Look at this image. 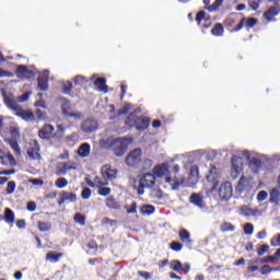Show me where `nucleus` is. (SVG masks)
<instances>
[{
  "label": "nucleus",
  "mask_w": 280,
  "mask_h": 280,
  "mask_svg": "<svg viewBox=\"0 0 280 280\" xmlns=\"http://www.w3.org/2000/svg\"><path fill=\"white\" fill-rule=\"evenodd\" d=\"M2 96L5 106L11 110H15L16 117H21L23 121H31L32 124L36 121V115H34V112L32 109H23L16 100H14V95L8 94L4 91L2 92Z\"/></svg>",
  "instance_id": "nucleus-1"
},
{
  "label": "nucleus",
  "mask_w": 280,
  "mask_h": 280,
  "mask_svg": "<svg viewBox=\"0 0 280 280\" xmlns=\"http://www.w3.org/2000/svg\"><path fill=\"white\" fill-rule=\"evenodd\" d=\"M171 166L168 163H161L153 167V175L155 178H165V183L171 186V189H178L180 187V182L177 177L172 178L170 176Z\"/></svg>",
  "instance_id": "nucleus-2"
},
{
  "label": "nucleus",
  "mask_w": 280,
  "mask_h": 280,
  "mask_svg": "<svg viewBox=\"0 0 280 280\" xmlns=\"http://www.w3.org/2000/svg\"><path fill=\"white\" fill-rule=\"evenodd\" d=\"M125 126L129 130H131V128H136L137 130H148L150 118L145 116H137L136 113H130L125 120Z\"/></svg>",
  "instance_id": "nucleus-3"
},
{
  "label": "nucleus",
  "mask_w": 280,
  "mask_h": 280,
  "mask_svg": "<svg viewBox=\"0 0 280 280\" xmlns=\"http://www.w3.org/2000/svg\"><path fill=\"white\" fill-rule=\"evenodd\" d=\"M156 184V177L154 173H145L140 177L137 189L138 196H143L145 194V189H152V186Z\"/></svg>",
  "instance_id": "nucleus-4"
},
{
  "label": "nucleus",
  "mask_w": 280,
  "mask_h": 280,
  "mask_svg": "<svg viewBox=\"0 0 280 280\" xmlns=\"http://www.w3.org/2000/svg\"><path fill=\"white\" fill-rule=\"evenodd\" d=\"M142 159H143V151L141 149H133L126 156L125 163L129 167H139Z\"/></svg>",
  "instance_id": "nucleus-5"
},
{
  "label": "nucleus",
  "mask_w": 280,
  "mask_h": 280,
  "mask_svg": "<svg viewBox=\"0 0 280 280\" xmlns=\"http://www.w3.org/2000/svg\"><path fill=\"white\" fill-rule=\"evenodd\" d=\"M259 23V20L257 18H242L240 23L236 24L234 28L231 30V33L240 32L241 30H246V32H250L253 27H255Z\"/></svg>",
  "instance_id": "nucleus-6"
},
{
  "label": "nucleus",
  "mask_w": 280,
  "mask_h": 280,
  "mask_svg": "<svg viewBox=\"0 0 280 280\" xmlns=\"http://www.w3.org/2000/svg\"><path fill=\"white\" fill-rule=\"evenodd\" d=\"M233 197V185L231 182H224L219 187V198L221 202H229Z\"/></svg>",
  "instance_id": "nucleus-7"
},
{
  "label": "nucleus",
  "mask_w": 280,
  "mask_h": 280,
  "mask_svg": "<svg viewBox=\"0 0 280 280\" xmlns=\"http://www.w3.org/2000/svg\"><path fill=\"white\" fill-rule=\"evenodd\" d=\"M109 148L115 156H124L126 154V150H128V144L121 139H115L109 143Z\"/></svg>",
  "instance_id": "nucleus-8"
},
{
  "label": "nucleus",
  "mask_w": 280,
  "mask_h": 280,
  "mask_svg": "<svg viewBox=\"0 0 280 280\" xmlns=\"http://www.w3.org/2000/svg\"><path fill=\"white\" fill-rule=\"evenodd\" d=\"M55 130L54 125L46 124L39 129L38 137L43 139V141H51V139H56L57 137Z\"/></svg>",
  "instance_id": "nucleus-9"
},
{
  "label": "nucleus",
  "mask_w": 280,
  "mask_h": 280,
  "mask_svg": "<svg viewBox=\"0 0 280 280\" xmlns=\"http://www.w3.org/2000/svg\"><path fill=\"white\" fill-rule=\"evenodd\" d=\"M71 170H78L75 162H59L56 166V174L57 176H67Z\"/></svg>",
  "instance_id": "nucleus-10"
},
{
  "label": "nucleus",
  "mask_w": 280,
  "mask_h": 280,
  "mask_svg": "<svg viewBox=\"0 0 280 280\" xmlns=\"http://www.w3.org/2000/svg\"><path fill=\"white\" fill-rule=\"evenodd\" d=\"M195 21L199 27H202V30H209L211 25H213V22L211 21V18L207 16L206 11H199L196 14Z\"/></svg>",
  "instance_id": "nucleus-11"
},
{
  "label": "nucleus",
  "mask_w": 280,
  "mask_h": 280,
  "mask_svg": "<svg viewBox=\"0 0 280 280\" xmlns=\"http://www.w3.org/2000/svg\"><path fill=\"white\" fill-rule=\"evenodd\" d=\"M38 91H49V71L44 70L37 78Z\"/></svg>",
  "instance_id": "nucleus-12"
},
{
  "label": "nucleus",
  "mask_w": 280,
  "mask_h": 280,
  "mask_svg": "<svg viewBox=\"0 0 280 280\" xmlns=\"http://www.w3.org/2000/svg\"><path fill=\"white\" fill-rule=\"evenodd\" d=\"M27 155L33 161H40V144H38L37 140H34L27 149Z\"/></svg>",
  "instance_id": "nucleus-13"
},
{
  "label": "nucleus",
  "mask_w": 280,
  "mask_h": 280,
  "mask_svg": "<svg viewBox=\"0 0 280 280\" xmlns=\"http://www.w3.org/2000/svg\"><path fill=\"white\" fill-rule=\"evenodd\" d=\"M218 168L213 165L210 166L209 170V175H207V180L208 183H212V187L210 189V191H215V189H218V185H219V180H218Z\"/></svg>",
  "instance_id": "nucleus-14"
},
{
  "label": "nucleus",
  "mask_w": 280,
  "mask_h": 280,
  "mask_svg": "<svg viewBox=\"0 0 280 280\" xmlns=\"http://www.w3.org/2000/svg\"><path fill=\"white\" fill-rule=\"evenodd\" d=\"M15 73L18 78L21 80H30V78H34V71L27 69V66L25 65H20L16 67Z\"/></svg>",
  "instance_id": "nucleus-15"
},
{
  "label": "nucleus",
  "mask_w": 280,
  "mask_h": 280,
  "mask_svg": "<svg viewBox=\"0 0 280 280\" xmlns=\"http://www.w3.org/2000/svg\"><path fill=\"white\" fill-rule=\"evenodd\" d=\"M61 110L67 117H80V114L71 113V102L65 97H60Z\"/></svg>",
  "instance_id": "nucleus-16"
},
{
  "label": "nucleus",
  "mask_w": 280,
  "mask_h": 280,
  "mask_svg": "<svg viewBox=\"0 0 280 280\" xmlns=\"http://www.w3.org/2000/svg\"><path fill=\"white\" fill-rule=\"evenodd\" d=\"M86 185H89V187L98 189L100 187H107L108 179L105 176H95L94 180L88 179Z\"/></svg>",
  "instance_id": "nucleus-17"
},
{
  "label": "nucleus",
  "mask_w": 280,
  "mask_h": 280,
  "mask_svg": "<svg viewBox=\"0 0 280 280\" xmlns=\"http://www.w3.org/2000/svg\"><path fill=\"white\" fill-rule=\"evenodd\" d=\"M279 14H280V4L277 3L264 12V19H266V21L268 22L275 21V16H279Z\"/></svg>",
  "instance_id": "nucleus-18"
},
{
  "label": "nucleus",
  "mask_w": 280,
  "mask_h": 280,
  "mask_svg": "<svg viewBox=\"0 0 280 280\" xmlns=\"http://www.w3.org/2000/svg\"><path fill=\"white\" fill-rule=\"evenodd\" d=\"M101 174L107 179V183L108 180H115V178H117V170H113L110 165H104L101 170Z\"/></svg>",
  "instance_id": "nucleus-19"
},
{
  "label": "nucleus",
  "mask_w": 280,
  "mask_h": 280,
  "mask_svg": "<svg viewBox=\"0 0 280 280\" xmlns=\"http://www.w3.org/2000/svg\"><path fill=\"white\" fill-rule=\"evenodd\" d=\"M78 200V195L75 192L61 191L60 199L58 201L59 207L65 205V202H75Z\"/></svg>",
  "instance_id": "nucleus-20"
},
{
  "label": "nucleus",
  "mask_w": 280,
  "mask_h": 280,
  "mask_svg": "<svg viewBox=\"0 0 280 280\" xmlns=\"http://www.w3.org/2000/svg\"><path fill=\"white\" fill-rule=\"evenodd\" d=\"M97 128V121H95L94 119H86L83 121L82 126H81V130L83 132H95V129Z\"/></svg>",
  "instance_id": "nucleus-21"
},
{
  "label": "nucleus",
  "mask_w": 280,
  "mask_h": 280,
  "mask_svg": "<svg viewBox=\"0 0 280 280\" xmlns=\"http://www.w3.org/2000/svg\"><path fill=\"white\" fill-rule=\"evenodd\" d=\"M78 156H80V159H86V156L91 155V144H89L88 142L82 143L77 151Z\"/></svg>",
  "instance_id": "nucleus-22"
},
{
  "label": "nucleus",
  "mask_w": 280,
  "mask_h": 280,
  "mask_svg": "<svg viewBox=\"0 0 280 280\" xmlns=\"http://www.w3.org/2000/svg\"><path fill=\"white\" fill-rule=\"evenodd\" d=\"M189 202L195 205V207H199V209H205V199L200 194H192L189 198Z\"/></svg>",
  "instance_id": "nucleus-23"
},
{
  "label": "nucleus",
  "mask_w": 280,
  "mask_h": 280,
  "mask_svg": "<svg viewBox=\"0 0 280 280\" xmlns=\"http://www.w3.org/2000/svg\"><path fill=\"white\" fill-rule=\"evenodd\" d=\"M178 237L180 240L182 244H191V233H189V231H187V229H179L178 232Z\"/></svg>",
  "instance_id": "nucleus-24"
},
{
  "label": "nucleus",
  "mask_w": 280,
  "mask_h": 280,
  "mask_svg": "<svg viewBox=\"0 0 280 280\" xmlns=\"http://www.w3.org/2000/svg\"><path fill=\"white\" fill-rule=\"evenodd\" d=\"M202 2L205 3V10H208V12H215V10H218L220 8V5H222V3H224V0H215L211 5V0H202Z\"/></svg>",
  "instance_id": "nucleus-25"
},
{
  "label": "nucleus",
  "mask_w": 280,
  "mask_h": 280,
  "mask_svg": "<svg viewBox=\"0 0 280 280\" xmlns=\"http://www.w3.org/2000/svg\"><path fill=\"white\" fill-rule=\"evenodd\" d=\"M94 86H96L97 91H100L101 93H108V85H106L105 78H97L94 81Z\"/></svg>",
  "instance_id": "nucleus-26"
},
{
  "label": "nucleus",
  "mask_w": 280,
  "mask_h": 280,
  "mask_svg": "<svg viewBox=\"0 0 280 280\" xmlns=\"http://www.w3.org/2000/svg\"><path fill=\"white\" fill-rule=\"evenodd\" d=\"M5 143H8L11 148V150H13V153L16 156H21V147L19 145V140L16 139H7Z\"/></svg>",
  "instance_id": "nucleus-27"
},
{
  "label": "nucleus",
  "mask_w": 280,
  "mask_h": 280,
  "mask_svg": "<svg viewBox=\"0 0 280 280\" xmlns=\"http://www.w3.org/2000/svg\"><path fill=\"white\" fill-rule=\"evenodd\" d=\"M93 77L92 78H86L82 74L75 75L73 79L74 82V86H84L85 84H89V82H92Z\"/></svg>",
  "instance_id": "nucleus-28"
},
{
  "label": "nucleus",
  "mask_w": 280,
  "mask_h": 280,
  "mask_svg": "<svg viewBox=\"0 0 280 280\" xmlns=\"http://www.w3.org/2000/svg\"><path fill=\"white\" fill-rule=\"evenodd\" d=\"M60 257H65V253L48 252L46 254V259L51 261V264H58V261H60Z\"/></svg>",
  "instance_id": "nucleus-29"
},
{
  "label": "nucleus",
  "mask_w": 280,
  "mask_h": 280,
  "mask_svg": "<svg viewBox=\"0 0 280 280\" xmlns=\"http://www.w3.org/2000/svg\"><path fill=\"white\" fill-rule=\"evenodd\" d=\"M275 261H280V248L276 250L275 255L261 259V264H275Z\"/></svg>",
  "instance_id": "nucleus-30"
},
{
  "label": "nucleus",
  "mask_w": 280,
  "mask_h": 280,
  "mask_svg": "<svg viewBox=\"0 0 280 280\" xmlns=\"http://www.w3.org/2000/svg\"><path fill=\"white\" fill-rule=\"evenodd\" d=\"M212 36H224V26L221 23H215L211 30Z\"/></svg>",
  "instance_id": "nucleus-31"
},
{
  "label": "nucleus",
  "mask_w": 280,
  "mask_h": 280,
  "mask_svg": "<svg viewBox=\"0 0 280 280\" xmlns=\"http://www.w3.org/2000/svg\"><path fill=\"white\" fill-rule=\"evenodd\" d=\"M247 187H248V178L246 176H241L236 187L237 191L242 194L243 191H246Z\"/></svg>",
  "instance_id": "nucleus-32"
},
{
  "label": "nucleus",
  "mask_w": 280,
  "mask_h": 280,
  "mask_svg": "<svg viewBox=\"0 0 280 280\" xmlns=\"http://www.w3.org/2000/svg\"><path fill=\"white\" fill-rule=\"evenodd\" d=\"M237 23V20L233 16H228L224 22H223V25L226 27V30H230V32L232 30H235V27L237 25H235Z\"/></svg>",
  "instance_id": "nucleus-33"
},
{
  "label": "nucleus",
  "mask_w": 280,
  "mask_h": 280,
  "mask_svg": "<svg viewBox=\"0 0 280 280\" xmlns=\"http://www.w3.org/2000/svg\"><path fill=\"white\" fill-rule=\"evenodd\" d=\"M106 207H108V209H121V206L119 205V202L117 201V199H115V197H108L105 200Z\"/></svg>",
  "instance_id": "nucleus-34"
},
{
  "label": "nucleus",
  "mask_w": 280,
  "mask_h": 280,
  "mask_svg": "<svg viewBox=\"0 0 280 280\" xmlns=\"http://www.w3.org/2000/svg\"><path fill=\"white\" fill-rule=\"evenodd\" d=\"M4 222L7 224H14V211L10 208H5L4 210Z\"/></svg>",
  "instance_id": "nucleus-35"
},
{
  "label": "nucleus",
  "mask_w": 280,
  "mask_h": 280,
  "mask_svg": "<svg viewBox=\"0 0 280 280\" xmlns=\"http://www.w3.org/2000/svg\"><path fill=\"white\" fill-rule=\"evenodd\" d=\"M155 211L156 208L152 205H144L140 208V213H142V215H152Z\"/></svg>",
  "instance_id": "nucleus-36"
},
{
  "label": "nucleus",
  "mask_w": 280,
  "mask_h": 280,
  "mask_svg": "<svg viewBox=\"0 0 280 280\" xmlns=\"http://www.w3.org/2000/svg\"><path fill=\"white\" fill-rule=\"evenodd\" d=\"M37 229L42 233H47V231H49L51 229V222L38 221L37 222Z\"/></svg>",
  "instance_id": "nucleus-37"
},
{
  "label": "nucleus",
  "mask_w": 280,
  "mask_h": 280,
  "mask_svg": "<svg viewBox=\"0 0 280 280\" xmlns=\"http://www.w3.org/2000/svg\"><path fill=\"white\" fill-rule=\"evenodd\" d=\"M2 165H16V159H14V155H12V153L8 152L3 162H2Z\"/></svg>",
  "instance_id": "nucleus-38"
},
{
  "label": "nucleus",
  "mask_w": 280,
  "mask_h": 280,
  "mask_svg": "<svg viewBox=\"0 0 280 280\" xmlns=\"http://www.w3.org/2000/svg\"><path fill=\"white\" fill-rule=\"evenodd\" d=\"M249 167H255L254 172L255 173H258L260 167H261V160L258 159V158H253L250 161H249Z\"/></svg>",
  "instance_id": "nucleus-39"
},
{
  "label": "nucleus",
  "mask_w": 280,
  "mask_h": 280,
  "mask_svg": "<svg viewBox=\"0 0 280 280\" xmlns=\"http://www.w3.org/2000/svg\"><path fill=\"white\" fill-rule=\"evenodd\" d=\"M73 220L77 224H80L81 226H84V224H86V217L80 212H77L74 214Z\"/></svg>",
  "instance_id": "nucleus-40"
},
{
  "label": "nucleus",
  "mask_w": 280,
  "mask_h": 280,
  "mask_svg": "<svg viewBox=\"0 0 280 280\" xmlns=\"http://www.w3.org/2000/svg\"><path fill=\"white\" fill-rule=\"evenodd\" d=\"M221 231L222 233H233V231H235V225H233L231 222H223L221 224Z\"/></svg>",
  "instance_id": "nucleus-41"
},
{
  "label": "nucleus",
  "mask_w": 280,
  "mask_h": 280,
  "mask_svg": "<svg viewBox=\"0 0 280 280\" xmlns=\"http://www.w3.org/2000/svg\"><path fill=\"white\" fill-rule=\"evenodd\" d=\"M55 185L58 187V189H65V187L69 185V180H67L65 177H59L56 179Z\"/></svg>",
  "instance_id": "nucleus-42"
},
{
  "label": "nucleus",
  "mask_w": 280,
  "mask_h": 280,
  "mask_svg": "<svg viewBox=\"0 0 280 280\" xmlns=\"http://www.w3.org/2000/svg\"><path fill=\"white\" fill-rule=\"evenodd\" d=\"M270 202H278L280 200V191L277 188H273L270 191Z\"/></svg>",
  "instance_id": "nucleus-43"
},
{
  "label": "nucleus",
  "mask_w": 280,
  "mask_h": 280,
  "mask_svg": "<svg viewBox=\"0 0 280 280\" xmlns=\"http://www.w3.org/2000/svg\"><path fill=\"white\" fill-rule=\"evenodd\" d=\"M170 248H172L175 253H180V250H183V243L173 241L170 244Z\"/></svg>",
  "instance_id": "nucleus-44"
},
{
  "label": "nucleus",
  "mask_w": 280,
  "mask_h": 280,
  "mask_svg": "<svg viewBox=\"0 0 280 280\" xmlns=\"http://www.w3.org/2000/svg\"><path fill=\"white\" fill-rule=\"evenodd\" d=\"M171 268L172 270H174V272H180V270H183V262H180V260H173L171 262Z\"/></svg>",
  "instance_id": "nucleus-45"
},
{
  "label": "nucleus",
  "mask_w": 280,
  "mask_h": 280,
  "mask_svg": "<svg viewBox=\"0 0 280 280\" xmlns=\"http://www.w3.org/2000/svg\"><path fill=\"white\" fill-rule=\"evenodd\" d=\"M269 250H270V246L268 244H262L257 249V255L258 257H262V255H266V253H269Z\"/></svg>",
  "instance_id": "nucleus-46"
},
{
  "label": "nucleus",
  "mask_w": 280,
  "mask_h": 280,
  "mask_svg": "<svg viewBox=\"0 0 280 280\" xmlns=\"http://www.w3.org/2000/svg\"><path fill=\"white\" fill-rule=\"evenodd\" d=\"M35 115L38 121H45V119H47V112L43 109H36Z\"/></svg>",
  "instance_id": "nucleus-47"
},
{
  "label": "nucleus",
  "mask_w": 280,
  "mask_h": 280,
  "mask_svg": "<svg viewBox=\"0 0 280 280\" xmlns=\"http://www.w3.org/2000/svg\"><path fill=\"white\" fill-rule=\"evenodd\" d=\"M73 90V83L68 81L66 84L62 86V93L65 95H71V91Z\"/></svg>",
  "instance_id": "nucleus-48"
},
{
  "label": "nucleus",
  "mask_w": 280,
  "mask_h": 280,
  "mask_svg": "<svg viewBox=\"0 0 280 280\" xmlns=\"http://www.w3.org/2000/svg\"><path fill=\"white\" fill-rule=\"evenodd\" d=\"M10 135L12 138L9 139H15V141H19V139H21V131H19V128L16 127L10 129Z\"/></svg>",
  "instance_id": "nucleus-49"
},
{
  "label": "nucleus",
  "mask_w": 280,
  "mask_h": 280,
  "mask_svg": "<svg viewBox=\"0 0 280 280\" xmlns=\"http://www.w3.org/2000/svg\"><path fill=\"white\" fill-rule=\"evenodd\" d=\"M110 191H112L110 187L101 186V187H98L97 194H98V196L106 197V196H110Z\"/></svg>",
  "instance_id": "nucleus-50"
},
{
  "label": "nucleus",
  "mask_w": 280,
  "mask_h": 280,
  "mask_svg": "<svg viewBox=\"0 0 280 280\" xmlns=\"http://www.w3.org/2000/svg\"><path fill=\"white\" fill-rule=\"evenodd\" d=\"M30 97H32V91H27L24 94H22L21 96H19L18 102H20V104H23V103L27 102L30 100Z\"/></svg>",
  "instance_id": "nucleus-51"
},
{
  "label": "nucleus",
  "mask_w": 280,
  "mask_h": 280,
  "mask_svg": "<svg viewBox=\"0 0 280 280\" xmlns=\"http://www.w3.org/2000/svg\"><path fill=\"white\" fill-rule=\"evenodd\" d=\"M270 246H272V247H279L280 246V233L273 235L270 238Z\"/></svg>",
  "instance_id": "nucleus-52"
},
{
  "label": "nucleus",
  "mask_w": 280,
  "mask_h": 280,
  "mask_svg": "<svg viewBox=\"0 0 280 280\" xmlns=\"http://www.w3.org/2000/svg\"><path fill=\"white\" fill-rule=\"evenodd\" d=\"M15 190H16V183L14 180L8 182L7 188H5L7 194L11 195Z\"/></svg>",
  "instance_id": "nucleus-53"
},
{
  "label": "nucleus",
  "mask_w": 280,
  "mask_h": 280,
  "mask_svg": "<svg viewBox=\"0 0 280 280\" xmlns=\"http://www.w3.org/2000/svg\"><path fill=\"white\" fill-rule=\"evenodd\" d=\"M91 194H92L91 188L89 187L83 188L81 192L82 200H89V198H91Z\"/></svg>",
  "instance_id": "nucleus-54"
},
{
  "label": "nucleus",
  "mask_w": 280,
  "mask_h": 280,
  "mask_svg": "<svg viewBox=\"0 0 280 280\" xmlns=\"http://www.w3.org/2000/svg\"><path fill=\"white\" fill-rule=\"evenodd\" d=\"M261 3V0H249L248 1V5L252 10H254L255 12H257V10H259V4Z\"/></svg>",
  "instance_id": "nucleus-55"
},
{
  "label": "nucleus",
  "mask_w": 280,
  "mask_h": 280,
  "mask_svg": "<svg viewBox=\"0 0 280 280\" xmlns=\"http://www.w3.org/2000/svg\"><path fill=\"white\" fill-rule=\"evenodd\" d=\"M254 231H255V226L252 223H246L244 225V233H245V235H253Z\"/></svg>",
  "instance_id": "nucleus-56"
},
{
  "label": "nucleus",
  "mask_w": 280,
  "mask_h": 280,
  "mask_svg": "<svg viewBox=\"0 0 280 280\" xmlns=\"http://www.w3.org/2000/svg\"><path fill=\"white\" fill-rule=\"evenodd\" d=\"M268 198V192L266 190H261L257 195V201L258 202H264Z\"/></svg>",
  "instance_id": "nucleus-57"
},
{
  "label": "nucleus",
  "mask_w": 280,
  "mask_h": 280,
  "mask_svg": "<svg viewBox=\"0 0 280 280\" xmlns=\"http://www.w3.org/2000/svg\"><path fill=\"white\" fill-rule=\"evenodd\" d=\"M0 78H14V73L0 68Z\"/></svg>",
  "instance_id": "nucleus-58"
},
{
  "label": "nucleus",
  "mask_w": 280,
  "mask_h": 280,
  "mask_svg": "<svg viewBox=\"0 0 280 280\" xmlns=\"http://www.w3.org/2000/svg\"><path fill=\"white\" fill-rule=\"evenodd\" d=\"M237 159L233 158L232 159V174L235 172V176H240V166L235 165Z\"/></svg>",
  "instance_id": "nucleus-59"
},
{
  "label": "nucleus",
  "mask_w": 280,
  "mask_h": 280,
  "mask_svg": "<svg viewBox=\"0 0 280 280\" xmlns=\"http://www.w3.org/2000/svg\"><path fill=\"white\" fill-rule=\"evenodd\" d=\"M271 271H272V267H270V265H264L260 268L261 275H270Z\"/></svg>",
  "instance_id": "nucleus-60"
},
{
  "label": "nucleus",
  "mask_w": 280,
  "mask_h": 280,
  "mask_svg": "<svg viewBox=\"0 0 280 280\" xmlns=\"http://www.w3.org/2000/svg\"><path fill=\"white\" fill-rule=\"evenodd\" d=\"M35 108H47L45 100H39L34 103Z\"/></svg>",
  "instance_id": "nucleus-61"
},
{
  "label": "nucleus",
  "mask_w": 280,
  "mask_h": 280,
  "mask_svg": "<svg viewBox=\"0 0 280 280\" xmlns=\"http://www.w3.org/2000/svg\"><path fill=\"white\" fill-rule=\"evenodd\" d=\"M70 153L69 150H63V153L58 155L59 161H66L67 159H69Z\"/></svg>",
  "instance_id": "nucleus-62"
},
{
  "label": "nucleus",
  "mask_w": 280,
  "mask_h": 280,
  "mask_svg": "<svg viewBox=\"0 0 280 280\" xmlns=\"http://www.w3.org/2000/svg\"><path fill=\"white\" fill-rule=\"evenodd\" d=\"M127 213H137V201H133L131 206L127 209Z\"/></svg>",
  "instance_id": "nucleus-63"
},
{
  "label": "nucleus",
  "mask_w": 280,
  "mask_h": 280,
  "mask_svg": "<svg viewBox=\"0 0 280 280\" xmlns=\"http://www.w3.org/2000/svg\"><path fill=\"white\" fill-rule=\"evenodd\" d=\"M27 211L34 212L36 211V202L30 201L26 206Z\"/></svg>",
  "instance_id": "nucleus-64"
}]
</instances>
